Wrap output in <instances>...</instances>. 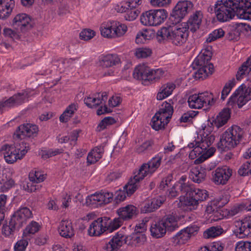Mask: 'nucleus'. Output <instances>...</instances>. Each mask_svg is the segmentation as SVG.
Masks as SVG:
<instances>
[{"label": "nucleus", "instance_id": "nucleus-1", "mask_svg": "<svg viewBox=\"0 0 251 251\" xmlns=\"http://www.w3.org/2000/svg\"><path fill=\"white\" fill-rule=\"evenodd\" d=\"M201 19L199 13L196 12L188 21L181 24H169L162 27L157 32V38L159 42L168 41L176 46H182L188 40L190 30L192 32L199 28Z\"/></svg>", "mask_w": 251, "mask_h": 251}, {"label": "nucleus", "instance_id": "nucleus-2", "mask_svg": "<svg viewBox=\"0 0 251 251\" xmlns=\"http://www.w3.org/2000/svg\"><path fill=\"white\" fill-rule=\"evenodd\" d=\"M244 0H221L214 5L217 20L225 22L232 19L235 14L240 18L239 10L242 9Z\"/></svg>", "mask_w": 251, "mask_h": 251}, {"label": "nucleus", "instance_id": "nucleus-3", "mask_svg": "<svg viewBox=\"0 0 251 251\" xmlns=\"http://www.w3.org/2000/svg\"><path fill=\"white\" fill-rule=\"evenodd\" d=\"M211 47H208L201 50L192 64L193 68L197 70L193 76L196 79L203 80L214 71V66L209 63L212 52Z\"/></svg>", "mask_w": 251, "mask_h": 251}, {"label": "nucleus", "instance_id": "nucleus-4", "mask_svg": "<svg viewBox=\"0 0 251 251\" xmlns=\"http://www.w3.org/2000/svg\"><path fill=\"white\" fill-rule=\"evenodd\" d=\"M177 189L181 196L184 197V204L192 206L193 209L198 206L200 202L205 200L208 197L206 190L196 189L188 182L180 183Z\"/></svg>", "mask_w": 251, "mask_h": 251}, {"label": "nucleus", "instance_id": "nucleus-5", "mask_svg": "<svg viewBox=\"0 0 251 251\" xmlns=\"http://www.w3.org/2000/svg\"><path fill=\"white\" fill-rule=\"evenodd\" d=\"M243 132V129L239 126H231L221 136L218 148L223 151L235 148L241 140Z\"/></svg>", "mask_w": 251, "mask_h": 251}, {"label": "nucleus", "instance_id": "nucleus-6", "mask_svg": "<svg viewBox=\"0 0 251 251\" xmlns=\"http://www.w3.org/2000/svg\"><path fill=\"white\" fill-rule=\"evenodd\" d=\"M164 73L165 72L161 69L152 70L145 64H140L135 68L133 76L134 78L143 80V83L146 85L148 82L158 80Z\"/></svg>", "mask_w": 251, "mask_h": 251}, {"label": "nucleus", "instance_id": "nucleus-7", "mask_svg": "<svg viewBox=\"0 0 251 251\" xmlns=\"http://www.w3.org/2000/svg\"><path fill=\"white\" fill-rule=\"evenodd\" d=\"M127 29L126 25L115 21L102 23L100 27L101 35L110 38L123 36Z\"/></svg>", "mask_w": 251, "mask_h": 251}, {"label": "nucleus", "instance_id": "nucleus-8", "mask_svg": "<svg viewBox=\"0 0 251 251\" xmlns=\"http://www.w3.org/2000/svg\"><path fill=\"white\" fill-rule=\"evenodd\" d=\"M215 140L214 136L206 134L201 140H195L188 144V147L193 150L190 152L189 157L191 159L198 158L203 153V151L209 148Z\"/></svg>", "mask_w": 251, "mask_h": 251}, {"label": "nucleus", "instance_id": "nucleus-9", "mask_svg": "<svg viewBox=\"0 0 251 251\" xmlns=\"http://www.w3.org/2000/svg\"><path fill=\"white\" fill-rule=\"evenodd\" d=\"M193 7L192 3L188 0L177 2L169 18L168 23L171 25H177L187 14Z\"/></svg>", "mask_w": 251, "mask_h": 251}, {"label": "nucleus", "instance_id": "nucleus-10", "mask_svg": "<svg viewBox=\"0 0 251 251\" xmlns=\"http://www.w3.org/2000/svg\"><path fill=\"white\" fill-rule=\"evenodd\" d=\"M246 88V86L242 84L229 98L227 104L232 106L236 101L238 108H241L251 100V84Z\"/></svg>", "mask_w": 251, "mask_h": 251}, {"label": "nucleus", "instance_id": "nucleus-11", "mask_svg": "<svg viewBox=\"0 0 251 251\" xmlns=\"http://www.w3.org/2000/svg\"><path fill=\"white\" fill-rule=\"evenodd\" d=\"M216 99L212 97V94L207 91L194 94L188 98V103L191 108L200 109L204 105H212Z\"/></svg>", "mask_w": 251, "mask_h": 251}, {"label": "nucleus", "instance_id": "nucleus-12", "mask_svg": "<svg viewBox=\"0 0 251 251\" xmlns=\"http://www.w3.org/2000/svg\"><path fill=\"white\" fill-rule=\"evenodd\" d=\"M39 129L37 126L26 123L19 126L13 134L15 140L25 139L37 136Z\"/></svg>", "mask_w": 251, "mask_h": 251}, {"label": "nucleus", "instance_id": "nucleus-13", "mask_svg": "<svg viewBox=\"0 0 251 251\" xmlns=\"http://www.w3.org/2000/svg\"><path fill=\"white\" fill-rule=\"evenodd\" d=\"M232 174V170L224 166L218 167L212 172L211 180L216 185H225Z\"/></svg>", "mask_w": 251, "mask_h": 251}, {"label": "nucleus", "instance_id": "nucleus-14", "mask_svg": "<svg viewBox=\"0 0 251 251\" xmlns=\"http://www.w3.org/2000/svg\"><path fill=\"white\" fill-rule=\"evenodd\" d=\"M109 217H102L98 218L90 225L88 229L89 235L99 236L104 232L108 233L107 226L109 225Z\"/></svg>", "mask_w": 251, "mask_h": 251}, {"label": "nucleus", "instance_id": "nucleus-15", "mask_svg": "<svg viewBox=\"0 0 251 251\" xmlns=\"http://www.w3.org/2000/svg\"><path fill=\"white\" fill-rule=\"evenodd\" d=\"M199 230L196 225H191L179 231L174 237L175 241L178 244H184L192 236L196 235Z\"/></svg>", "mask_w": 251, "mask_h": 251}, {"label": "nucleus", "instance_id": "nucleus-16", "mask_svg": "<svg viewBox=\"0 0 251 251\" xmlns=\"http://www.w3.org/2000/svg\"><path fill=\"white\" fill-rule=\"evenodd\" d=\"M162 160V157L157 155L150 160L147 163L143 164L138 173L144 176V178L148 175H152L159 167Z\"/></svg>", "mask_w": 251, "mask_h": 251}, {"label": "nucleus", "instance_id": "nucleus-17", "mask_svg": "<svg viewBox=\"0 0 251 251\" xmlns=\"http://www.w3.org/2000/svg\"><path fill=\"white\" fill-rule=\"evenodd\" d=\"M13 25L17 30L25 32L32 27L30 18L26 14H17L13 20Z\"/></svg>", "mask_w": 251, "mask_h": 251}, {"label": "nucleus", "instance_id": "nucleus-18", "mask_svg": "<svg viewBox=\"0 0 251 251\" xmlns=\"http://www.w3.org/2000/svg\"><path fill=\"white\" fill-rule=\"evenodd\" d=\"M234 233L239 238L251 235V216L246 217L240 222H238Z\"/></svg>", "mask_w": 251, "mask_h": 251}, {"label": "nucleus", "instance_id": "nucleus-19", "mask_svg": "<svg viewBox=\"0 0 251 251\" xmlns=\"http://www.w3.org/2000/svg\"><path fill=\"white\" fill-rule=\"evenodd\" d=\"M28 98V94L25 91H22L14 94L9 99L0 101L3 108H10L21 105L25 102Z\"/></svg>", "mask_w": 251, "mask_h": 251}, {"label": "nucleus", "instance_id": "nucleus-20", "mask_svg": "<svg viewBox=\"0 0 251 251\" xmlns=\"http://www.w3.org/2000/svg\"><path fill=\"white\" fill-rule=\"evenodd\" d=\"M251 30V26L249 25L236 23L233 25L231 29L226 34V38L229 41L237 40L241 34H246Z\"/></svg>", "mask_w": 251, "mask_h": 251}, {"label": "nucleus", "instance_id": "nucleus-21", "mask_svg": "<svg viewBox=\"0 0 251 251\" xmlns=\"http://www.w3.org/2000/svg\"><path fill=\"white\" fill-rule=\"evenodd\" d=\"M107 94L104 92L100 93H96L92 97L88 96L84 99V103L87 106L90 108H96L98 106L105 103L107 99Z\"/></svg>", "mask_w": 251, "mask_h": 251}, {"label": "nucleus", "instance_id": "nucleus-22", "mask_svg": "<svg viewBox=\"0 0 251 251\" xmlns=\"http://www.w3.org/2000/svg\"><path fill=\"white\" fill-rule=\"evenodd\" d=\"M164 201V198L160 196L149 200L141 207V212L147 213L154 211L163 204Z\"/></svg>", "mask_w": 251, "mask_h": 251}, {"label": "nucleus", "instance_id": "nucleus-23", "mask_svg": "<svg viewBox=\"0 0 251 251\" xmlns=\"http://www.w3.org/2000/svg\"><path fill=\"white\" fill-rule=\"evenodd\" d=\"M119 56L116 54L101 55L99 57L98 65L102 68L111 67L120 64Z\"/></svg>", "mask_w": 251, "mask_h": 251}, {"label": "nucleus", "instance_id": "nucleus-24", "mask_svg": "<svg viewBox=\"0 0 251 251\" xmlns=\"http://www.w3.org/2000/svg\"><path fill=\"white\" fill-rule=\"evenodd\" d=\"M0 152L4 155L5 161L9 164H12L18 159H21L20 154L17 153L12 145L5 144L3 145Z\"/></svg>", "mask_w": 251, "mask_h": 251}, {"label": "nucleus", "instance_id": "nucleus-25", "mask_svg": "<svg viewBox=\"0 0 251 251\" xmlns=\"http://www.w3.org/2000/svg\"><path fill=\"white\" fill-rule=\"evenodd\" d=\"M32 217V212L26 207H21L17 210L11 217L14 221L23 226L25 224L26 220Z\"/></svg>", "mask_w": 251, "mask_h": 251}, {"label": "nucleus", "instance_id": "nucleus-26", "mask_svg": "<svg viewBox=\"0 0 251 251\" xmlns=\"http://www.w3.org/2000/svg\"><path fill=\"white\" fill-rule=\"evenodd\" d=\"M143 178L144 176L140 175L138 173L133 178H131L128 183L124 187L127 196H130L134 193L140 186V181Z\"/></svg>", "mask_w": 251, "mask_h": 251}, {"label": "nucleus", "instance_id": "nucleus-27", "mask_svg": "<svg viewBox=\"0 0 251 251\" xmlns=\"http://www.w3.org/2000/svg\"><path fill=\"white\" fill-rule=\"evenodd\" d=\"M60 235L66 238H70L74 235V230L71 221L62 220L58 227Z\"/></svg>", "mask_w": 251, "mask_h": 251}, {"label": "nucleus", "instance_id": "nucleus-28", "mask_svg": "<svg viewBox=\"0 0 251 251\" xmlns=\"http://www.w3.org/2000/svg\"><path fill=\"white\" fill-rule=\"evenodd\" d=\"M125 239L124 235L122 233H117L106 245L107 251H121L120 248L123 245Z\"/></svg>", "mask_w": 251, "mask_h": 251}, {"label": "nucleus", "instance_id": "nucleus-29", "mask_svg": "<svg viewBox=\"0 0 251 251\" xmlns=\"http://www.w3.org/2000/svg\"><path fill=\"white\" fill-rule=\"evenodd\" d=\"M117 213L124 221L132 219L137 214V208L133 205H128L117 210Z\"/></svg>", "mask_w": 251, "mask_h": 251}, {"label": "nucleus", "instance_id": "nucleus-30", "mask_svg": "<svg viewBox=\"0 0 251 251\" xmlns=\"http://www.w3.org/2000/svg\"><path fill=\"white\" fill-rule=\"evenodd\" d=\"M13 0H0V19L9 16L14 6Z\"/></svg>", "mask_w": 251, "mask_h": 251}, {"label": "nucleus", "instance_id": "nucleus-31", "mask_svg": "<svg viewBox=\"0 0 251 251\" xmlns=\"http://www.w3.org/2000/svg\"><path fill=\"white\" fill-rule=\"evenodd\" d=\"M230 117V110L229 108H224L217 116L216 118L213 121L211 124L219 128L225 125Z\"/></svg>", "mask_w": 251, "mask_h": 251}, {"label": "nucleus", "instance_id": "nucleus-32", "mask_svg": "<svg viewBox=\"0 0 251 251\" xmlns=\"http://www.w3.org/2000/svg\"><path fill=\"white\" fill-rule=\"evenodd\" d=\"M178 220L177 216L174 214L166 215L161 219L167 231L170 232L173 231L178 227Z\"/></svg>", "mask_w": 251, "mask_h": 251}, {"label": "nucleus", "instance_id": "nucleus-33", "mask_svg": "<svg viewBox=\"0 0 251 251\" xmlns=\"http://www.w3.org/2000/svg\"><path fill=\"white\" fill-rule=\"evenodd\" d=\"M189 177L193 182L201 183L205 179L206 172L201 167L193 168L190 172Z\"/></svg>", "mask_w": 251, "mask_h": 251}, {"label": "nucleus", "instance_id": "nucleus-34", "mask_svg": "<svg viewBox=\"0 0 251 251\" xmlns=\"http://www.w3.org/2000/svg\"><path fill=\"white\" fill-rule=\"evenodd\" d=\"M150 231L152 236L157 238L162 237L167 230L162 220L153 223L151 226Z\"/></svg>", "mask_w": 251, "mask_h": 251}, {"label": "nucleus", "instance_id": "nucleus-35", "mask_svg": "<svg viewBox=\"0 0 251 251\" xmlns=\"http://www.w3.org/2000/svg\"><path fill=\"white\" fill-rule=\"evenodd\" d=\"M160 115V113H156L152 118L150 124L152 128L155 130L164 129L165 126L167 125L169 121V119L163 118Z\"/></svg>", "mask_w": 251, "mask_h": 251}, {"label": "nucleus", "instance_id": "nucleus-36", "mask_svg": "<svg viewBox=\"0 0 251 251\" xmlns=\"http://www.w3.org/2000/svg\"><path fill=\"white\" fill-rule=\"evenodd\" d=\"M103 152V146H100L95 147L89 153L87 157V162L90 164L95 163L102 157Z\"/></svg>", "mask_w": 251, "mask_h": 251}, {"label": "nucleus", "instance_id": "nucleus-37", "mask_svg": "<svg viewBox=\"0 0 251 251\" xmlns=\"http://www.w3.org/2000/svg\"><path fill=\"white\" fill-rule=\"evenodd\" d=\"M13 218H11L9 222V225H4L3 226L2 232L6 236H9L13 235L14 233L19 230L22 226L18 224Z\"/></svg>", "mask_w": 251, "mask_h": 251}, {"label": "nucleus", "instance_id": "nucleus-38", "mask_svg": "<svg viewBox=\"0 0 251 251\" xmlns=\"http://www.w3.org/2000/svg\"><path fill=\"white\" fill-rule=\"evenodd\" d=\"M125 239L124 242L126 244L127 243V241L130 240L131 243L132 244H137L138 245H142L146 241V237L143 233H139L134 232L132 234L127 237H125ZM130 242L128 243L130 244Z\"/></svg>", "mask_w": 251, "mask_h": 251}, {"label": "nucleus", "instance_id": "nucleus-39", "mask_svg": "<svg viewBox=\"0 0 251 251\" xmlns=\"http://www.w3.org/2000/svg\"><path fill=\"white\" fill-rule=\"evenodd\" d=\"M173 112V107L171 104L167 101H165L162 104L159 110L156 113H160V116L163 118L170 119L172 117Z\"/></svg>", "mask_w": 251, "mask_h": 251}, {"label": "nucleus", "instance_id": "nucleus-40", "mask_svg": "<svg viewBox=\"0 0 251 251\" xmlns=\"http://www.w3.org/2000/svg\"><path fill=\"white\" fill-rule=\"evenodd\" d=\"M152 15L155 23V26L161 24L167 17V12L164 9H152Z\"/></svg>", "mask_w": 251, "mask_h": 251}, {"label": "nucleus", "instance_id": "nucleus-41", "mask_svg": "<svg viewBox=\"0 0 251 251\" xmlns=\"http://www.w3.org/2000/svg\"><path fill=\"white\" fill-rule=\"evenodd\" d=\"M76 110L77 106L75 104L69 105L60 116V121L62 123L67 122Z\"/></svg>", "mask_w": 251, "mask_h": 251}, {"label": "nucleus", "instance_id": "nucleus-42", "mask_svg": "<svg viewBox=\"0 0 251 251\" xmlns=\"http://www.w3.org/2000/svg\"><path fill=\"white\" fill-rule=\"evenodd\" d=\"M244 3L242 9L239 11L240 18L251 20V2L247 0H244Z\"/></svg>", "mask_w": 251, "mask_h": 251}, {"label": "nucleus", "instance_id": "nucleus-43", "mask_svg": "<svg viewBox=\"0 0 251 251\" xmlns=\"http://www.w3.org/2000/svg\"><path fill=\"white\" fill-rule=\"evenodd\" d=\"M20 140L15 144L14 150L17 153L20 154V156L21 158L26 153L27 151L29 150V146L28 144L23 141V139Z\"/></svg>", "mask_w": 251, "mask_h": 251}, {"label": "nucleus", "instance_id": "nucleus-44", "mask_svg": "<svg viewBox=\"0 0 251 251\" xmlns=\"http://www.w3.org/2000/svg\"><path fill=\"white\" fill-rule=\"evenodd\" d=\"M151 10L143 13L140 17V21L144 25L155 26L154 19L152 15Z\"/></svg>", "mask_w": 251, "mask_h": 251}, {"label": "nucleus", "instance_id": "nucleus-45", "mask_svg": "<svg viewBox=\"0 0 251 251\" xmlns=\"http://www.w3.org/2000/svg\"><path fill=\"white\" fill-rule=\"evenodd\" d=\"M223 231V229L220 226H212L203 232V237L206 238H214L221 235Z\"/></svg>", "mask_w": 251, "mask_h": 251}, {"label": "nucleus", "instance_id": "nucleus-46", "mask_svg": "<svg viewBox=\"0 0 251 251\" xmlns=\"http://www.w3.org/2000/svg\"><path fill=\"white\" fill-rule=\"evenodd\" d=\"M216 150L214 148L210 147L203 151V153L198 158L194 161L195 164H199L205 161L208 157L211 156L215 152Z\"/></svg>", "mask_w": 251, "mask_h": 251}, {"label": "nucleus", "instance_id": "nucleus-47", "mask_svg": "<svg viewBox=\"0 0 251 251\" xmlns=\"http://www.w3.org/2000/svg\"><path fill=\"white\" fill-rule=\"evenodd\" d=\"M109 225L107 226L108 232H111L120 227L124 220L119 216L118 218L114 219L112 221L109 217Z\"/></svg>", "mask_w": 251, "mask_h": 251}, {"label": "nucleus", "instance_id": "nucleus-48", "mask_svg": "<svg viewBox=\"0 0 251 251\" xmlns=\"http://www.w3.org/2000/svg\"><path fill=\"white\" fill-rule=\"evenodd\" d=\"M40 227L39 224L34 221H31L26 227L24 231V235L34 234L39 231Z\"/></svg>", "mask_w": 251, "mask_h": 251}, {"label": "nucleus", "instance_id": "nucleus-49", "mask_svg": "<svg viewBox=\"0 0 251 251\" xmlns=\"http://www.w3.org/2000/svg\"><path fill=\"white\" fill-rule=\"evenodd\" d=\"M46 178L45 175L38 171L30 172L29 174V180L32 182L39 183L43 181Z\"/></svg>", "mask_w": 251, "mask_h": 251}, {"label": "nucleus", "instance_id": "nucleus-50", "mask_svg": "<svg viewBox=\"0 0 251 251\" xmlns=\"http://www.w3.org/2000/svg\"><path fill=\"white\" fill-rule=\"evenodd\" d=\"M235 81L234 78H232L227 82L222 91L221 99L224 100L228 94L230 93L232 88L235 85Z\"/></svg>", "mask_w": 251, "mask_h": 251}, {"label": "nucleus", "instance_id": "nucleus-51", "mask_svg": "<svg viewBox=\"0 0 251 251\" xmlns=\"http://www.w3.org/2000/svg\"><path fill=\"white\" fill-rule=\"evenodd\" d=\"M224 34L225 32L222 28L215 29L209 35L208 37L206 39V42L210 43L214 41L218 38L222 37Z\"/></svg>", "mask_w": 251, "mask_h": 251}, {"label": "nucleus", "instance_id": "nucleus-52", "mask_svg": "<svg viewBox=\"0 0 251 251\" xmlns=\"http://www.w3.org/2000/svg\"><path fill=\"white\" fill-rule=\"evenodd\" d=\"M151 50L147 48H139L136 50L134 53L135 55L138 58H146L151 55Z\"/></svg>", "mask_w": 251, "mask_h": 251}, {"label": "nucleus", "instance_id": "nucleus-53", "mask_svg": "<svg viewBox=\"0 0 251 251\" xmlns=\"http://www.w3.org/2000/svg\"><path fill=\"white\" fill-rule=\"evenodd\" d=\"M238 174L241 176L251 175V161H247L243 164L238 170Z\"/></svg>", "mask_w": 251, "mask_h": 251}, {"label": "nucleus", "instance_id": "nucleus-54", "mask_svg": "<svg viewBox=\"0 0 251 251\" xmlns=\"http://www.w3.org/2000/svg\"><path fill=\"white\" fill-rule=\"evenodd\" d=\"M198 113V112L190 110L184 113L180 118V123H187L190 122L192 119L195 117Z\"/></svg>", "mask_w": 251, "mask_h": 251}, {"label": "nucleus", "instance_id": "nucleus-55", "mask_svg": "<svg viewBox=\"0 0 251 251\" xmlns=\"http://www.w3.org/2000/svg\"><path fill=\"white\" fill-rule=\"evenodd\" d=\"M95 35V32L90 29L83 30L79 34L81 39L87 41L92 39Z\"/></svg>", "mask_w": 251, "mask_h": 251}, {"label": "nucleus", "instance_id": "nucleus-56", "mask_svg": "<svg viewBox=\"0 0 251 251\" xmlns=\"http://www.w3.org/2000/svg\"><path fill=\"white\" fill-rule=\"evenodd\" d=\"M3 34L5 37L11 39L12 41L15 39H18L20 37L17 31L9 28H4Z\"/></svg>", "mask_w": 251, "mask_h": 251}, {"label": "nucleus", "instance_id": "nucleus-57", "mask_svg": "<svg viewBox=\"0 0 251 251\" xmlns=\"http://www.w3.org/2000/svg\"><path fill=\"white\" fill-rule=\"evenodd\" d=\"M235 251H251V242H240L237 243Z\"/></svg>", "mask_w": 251, "mask_h": 251}, {"label": "nucleus", "instance_id": "nucleus-58", "mask_svg": "<svg viewBox=\"0 0 251 251\" xmlns=\"http://www.w3.org/2000/svg\"><path fill=\"white\" fill-rule=\"evenodd\" d=\"M139 13V11L129 8L126 12L124 17L126 21H132L136 19Z\"/></svg>", "mask_w": 251, "mask_h": 251}, {"label": "nucleus", "instance_id": "nucleus-59", "mask_svg": "<svg viewBox=\"0 0 251 251\" xmlns=\"http://www.w3.org/2000/svg\"><path fill=\"white\" fill-rule=\"evenodd\" d=\"M218 205V202L215 200L209 202L206 208V212L207 214H214L216 211L219 210L218 209L221 208Z\"/></svg>", "mask_w": 251, "mask_h": 251}, {"label": "nucleus", "instance_id": "nucleus-60", "mask_svg": "<svg viewBox=\"0 0 251 251\" xmlns=\"http://www.w3.org/2000/svg\"><path fill=\"white\" fill-rule=\"evenodd\" d=\"M97 198L95 194L88 196L86 199V204L87 206H90L98 207L100 206L98 204L99 201Z\"/></svg>", "mask_w": 251, "mask_h": 251}, {"label": "nucleus", "instance_id": "nucleus-61", "mask_svg": "<svg viewBox=\"0 0 251 251\" xmlns=\"http://www.w3.org/2000/svg\"><path fill=\"white\" fill-rule=\"evenodd\" d=\"M175 87L176 85L174 83H169L163 85L161 89L165 93V96L168 97L172 94Z\"/></svg>", "mask_w": 251, "mask_h": 251}, {"label": "nucleus", "instance_id": "nucleus-62", "mask_svg": "<svg viewBox=\"0 0 251 251\" xmlns=\"http://www.w3.org/2000/svg\"><path fill=\"white\" fill-rule=\"evenodd\" d=\"M27 245L28 241L26 240H21L16 244L14 251H25Z\"/></svg>", "mask_w": 251, "mask_h": 251}, {"label": "nucleus", "instance_id": "nucleus-63", "mask_svg": "<svg viewBox=\"0 0 251 251\" xmlns=\"http://www.w3.org/2000/svg\"><path fill=\"white\" fill-rule=\"evenodd\" d=\"M151 142L150 141H146L144 142L142 145L139 146L136 148V152L138 153H141L144 152L145 151L149 150L151 146Z\"/></svg>", "mask_w": 251, "mask_h": 251}, {"label": "nucleus", "instance_id": "nucleus-64", "mask_svg": "<svg viewBox=\"0 0 251 251\" xmlns=\"http://www.w3.org/2000/svg\"><path fill=\"white\" fill-rule=\"evenodd\" d=\"M224 247V244L219 241L212 243L208 247L210 251H222Z\"/></svg>", "mask_w": 251, "mask_h": 251}]
</instances>
